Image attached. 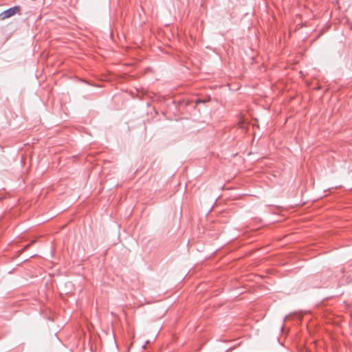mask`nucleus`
<instances>
[{"label": "nucleus", "mask_w": 352, "mask_h": 352, "mask_svg": "<svg viewBox=\"0 0 352 352\" xmlns=\"http://www.w3.org/2000/svg\"><path fill=\"white\" fill-rule=\"evenodd\" d=\"M19 11V7H14V8L8 9L7 10H5L0 14V19L1 20L8 19V18L14 15L15 14H16Z\"/></svg>", "instance_id": "f257e3e1"}, {"label": "nucleus", "mask_w": 352, "mask_h": 352, "mask_svg": "<svg viewBox=\"0 0 352 352\" xmlns=\"http://www.w3.org/2000/svg\"><path fill=\"white\" fill-rule=\"evenodd\" d=\"M30 245V244H28L25 246V248H28L29 246Z\"/></svg>", "instance_id": "f03ea898"}]
</instances>
